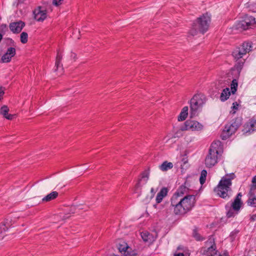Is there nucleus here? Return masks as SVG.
Segmentation results:
<instances>
[{"label":"nucleus","instance_id":"c756f323","mask_svg":"<svg viewBox=\"0 0 256 256\" xmlns=\"http://www.w3.org/2000/svg\"><path fill=\"white\" fill-rule=\"evenodd\" d=\"M148 179V174H143L142 178L140 180L139 182L137 184L136 186L137 187L141 186L140 182L142 181H144V184H146Z\"/></svg>","mask_w":256,"mask_h":256},{"label":"nucleus","instance_id":"423d86ee","mask_svg":"<svg viewBox=\"0 0 256 256\" xmlns=\"http://www.w3.org/2000/svg\"><path fill=\"white\" fill-rule=\"evenodd\" d=\"M206 102L205 96L201 94L194 95L190 101V118H192L198 114V110Z\"/></svg>","mask_w":256,"mask_h":256},{"label":"nucleus","instance_id":"ddd939ff","mask_svg":"<svg viewBox=\"0 0 256 256\" xmlns=\"http://www.w3.org/2000/svg\"><path fill=\"white\" fill-rule=\"evenodd\" d=\"M16 48L12 46L9 47L1 57V62L4 63L10 62L12 58L16 55Z\"/></svg>","mask_w":256,"mask_h":256},{"label":"nucleus","instance_id":"9d476101","mask_svg":"<svg viewBox=\"0 0 256 256\" xmlns=\"http://www.w3.org/2000/svg\"><path fill=\"white\" fill-rule=\"evenodd\" d=\"M255 24V18L252 16L246 15L238 23L236 27L238 29L246 30L254 26Z\"/></svg>","mask_w":256,"mask_h":256},{"label":"nucleus","instance_id":"f8f14e48","mask_svg":"<svg viewBox=\"0 0 256 256\" xmlns=\"http://www.w3.org/2000/svg\"><path fill=\"white\" fill-rule=\"evenodd\" d=\"M117 248L119 252L123 254L122 256H131L132 254H134L133 256H136V252L128 246L125 242H120L118 244Z\"/></svg>","mask_w":256,"mask_h":256},{"label":"nucleus","instance_id":"49530a36","mask_svg":"<svg viewBox=\"0 0 256 256\" xmlns=\"http://www.w3.org/2000/svg\"><path fill=\"white\" fill-rule=\"evenodd\" d=\"M235 112H236V111H234V112H232V114H235Z\"/></svg>","mask_w":256,"mask_h":256},{"label":"nucleus","instance_id":"393cba45","mask_svg":"<svg viewBox=\"0 0 256 256\" xmlns=\"http://www.w3.org/2000/svg\"><path fill=\"white\" fill-rule=\"evenodd\" d=\"M141 236L145 242H150L152 240V236L147 232H142Z\"/></svg>","mask_w":256,"mask_h":256},{"label":"nucleus","instance_id":"473e14b6","mask_svg":"<svg viewBox=\"0 0 256 256\" xmlns=\"http://www.w3.org/2000/svg\"><path fill=\"white\" fill-rule=\"evenodd\" d=\"M64 0H53L52 4L55 6H59L60 5H61Z\"/></svg>","mask_w":256,"mask_h":256},{"label":"nucleus","instance_id":"4be33fe9","mask_svg":"<svg viewBox=\"0 0 256 256\" xmlns=\"http://www.w3.org/2000/svg\"><path fill=\"white\" fill-rule=\"evenodd\" d=\"M230 94V92L229 88H226L223 90L220 96L222 101L227 100Z\"/></svg>","mask_w":256,"mask_h":256},{"label":"nucleus","instance_id":"dca6fc26","mask_svg":"<svg viewBox=\"0 0 256 256\" xmlns=\"http://www.w3.org/2000/svg\"><path fill=\"white\" fill-rule=\"evenodd\" d=\"M168 191V190L166 187L161 188L156 196V201L157 204H159L162 202L163 198L167 196Z\"/></svg>","mask_w":256,"mask_h":256},{"label":"nucleus","instance_id":"a19ab883","mask_svg":"<svg viewBox=\"0 0 256 256\" xmlns=\"http://www.w3.org/2000/svg\"><path fill=\"white\" fill-rule=\"evenodd\" d=\"M218 256H230L228 252H224V253L220 254Z\"/></svg>","mask_w":256,"mask_h":256},{"label":"nucleus","instance_id":"0eeeda50","mask_svg":"<svg viewBox=\"0 0 256 256\" xmlns=\"http://www.w3.org/2000/svg\"><path fill=\"white\" fill-rule=\"evenodd\" d=\"M252 45L250 42H244L241 46L236 48L232 52V56L235 60H239L251 50Z\"/></svg>","mask_w":256,"mask_h":256},{"label":"nucleus","instance_id":"2f4dec72","mask_svg":"<svg viewBox=\"0 0 256 256\" xmlns=\"http://www.w3.org/2000/svg\"><path fill=\"white\" fill-rule=\"evenodd\" d=\"M20 42L22 44H26L28 42V34L26 32H22L20 36Z\"/></svg>","mask_w":256,"mask_h":256},{"label":"nucleus","instance_id":"c85d7f7f","mask_svg":"<svg viewBox=\"0 0 256 256\" xmlns=\"http://www.w3.org/2000/svg\"><path fill=\"white\" fill-rule=\"evenodd\" d=\"M12 220L10 218H6L3 223V226H4L5 228H4V230L6 231V230L10 226H12Z\"/></svg>","mask_w":256,"mask_h":256},{"label":"nucleus","instance_id":"e433bc0d","mask_svg":"<svg viewBox=\"0 0 256 256\" xmlns=\"http://www.w3.org/2000/svg\"><path fill=\"white\" fill-rule=\"evenodd\" d=\"M242 194L240 193H239L238 194L236 198H235V200H238V201H241V197H242Z\"/></svg>","mask_w":256,"mask_h":256},{"label":"nucleus","instance_id":"bb28decb","mask_svg":"<svg viewBox=\"0 0 256 256\" xmlns=\"http://www.w3.org/2000/svg\"><path fill=\"white\" fill-rule=\"evenodd\" d=\"M62 54L60 52H58L56 58V64L55 66H56V68L55 69V71H56L60 65V62L62 60Z\"/></svg>","mask_w":256,"mask_h":256},{"label":"nucleus","instance_id":"f03ea898","mask_svg":"<svg viewBox=\"0 0 256 256\" xmlns=\"http://www.w3.org/2000/svg\"><path fill=\"white\" fill-rule=\"evenodd\" d=\"M235 178L234 173L226 174L219 182L218 186L214 188L216 194L223 198H228L232 191V180Z\"/></svg>","mask_w":256,"mask_h":256},{"label":"nucleus","instance_id":"6ab92c4d","mask_svg":"<svg viewBox=\"0 0 256 256\" xmlns=\"http://www.w3.org/2000/svg\"><path fill=\"white\" fill-rule=\"evenodd\" d=\"M173 166L172 162L164 161L159 166V168L162 172H166L172 169Z\"/></svg>","mask_w":256,"mask_h":256},{"label":"nucleus","instance_id":"5701e85b","mask_svg":"<svg viewBox=\"0 0 256 256\" xmlns=\"http://www.w3.org/2000/svg\"><path fill=\"white\" fill-rule=\"evenodd\" d=\"M226 208L227 210L226 216L228 218L234 217L236 215L238 214V211L235 210L233 208L230 206H226Z\"/></svg>","mask_w":256,"mask_h":256},{"label":"nucleus","instance_id":"c9c22d12","mask_svg":"<svg viewBox=\"0 0 256 256\" xmlns=\"http://www.w3.org/2000/svg\"><path fill=\"white\" fill-rule=\"evenodd\" d=\"M238 104H237L236 102H234L232 104V108L233 110H238Z\"/></svg>","mask_w":256,"mask_h":256},{"label":"nucleus","instance_id":"b1692460","mask_svg":"<svg viewBox=\"0 0 256 256\" xmlns=\"http://www.w3.org/2000/svg\"><path fill=\"white\" fill-rule=\"evenodd\" d=\"M248 204L252 207H256V198L253 194H250Z\"/></svg>","mask_w":256,"mask_h":256},{"label":"nucleus","instance_id":"f257e3e1","mask_svg":"<svg viewBox=\"0 0 256 256\" xmlns=\"http://www.w3.org/2000/svg\"><path fill=\"white\" fill-rule=\"evenodd\" d=\"M176 198L172 196L171 200V205L176 214H184L190 211L194 206L195 197L193 195H186L184 198L177 200H176Z\"/></svg>","mask_w":256,"mask_h":256},{"label":"nucleus","instance_id":"72a5a7b5","mask_svg":"<svg viewBox=\"0 0 256 256\" xmlns=\"http://www.w3.org/2000/svg\"><path fill=\"white\" fill-rule=\"evenodd\" d=\"M157 190H158V188H151V189H150V194H151L150 199H152L154 197L155 194L156 193Z\"/></svg>","mask_w":256,"mask_h":256},{"label":"nucleus","instance_id":"ea45409f","mask_svg":"<svg viewBox=\"0 0 256 256\" xmlns=\"http://www.w3.org/2000/svg\"><path fill=\"white\" fill-rule=\"evenodd\" d=\"M252 182L254 186H256V176L254 177L252 180Z\"/></svg>","mask_w":256,"mask_h":256},{"label":"nucleus","instance_id":"f704fd0d","mask_svg":"<svg viewBox=\"0 0 256 256\" xmlns=\"http://www.w3.org/2000/svg\"><path fill=\"white\" fill-rule=\"evenodd\" d=\"M182 164H180V166H182L181 168H184L183 166H184V165L188 163V160L186 158H182Z\"/></svg>","mask_w":256,"mask_h":256},{"label":"nucleus","instance_id":"f3484780","mask_svg":"<svg viewBox=\"0 0 256 256\" xmlns=\"http://www.w3.org/2000/svg\"><path fill=\"white\" fill-rule=\"evenodd\" d=\"M188 192V188L186 186H182L172 196H176V200H177L180 198H184L185 196L184 194L187 195Z\"/></svg>","mask_w":256,"mask_h":256},{"label":"nucleus","instance_id":"a18cd8bd","mask_svg":"<svg viewBox=\"0 0 256 256\" xmlns=\"http://www.w3.org/2000/svg\"><path fill=\"white\" fill-rule=\"evenodd\" d=\"M0 94H1V96L4 94V92L2 90V87H1V92H0Z\"/></svg>","mask_w":256,"mask_h":256},{"label":"nucleus","instance_id":"7c9ffc66","mask_svg":"<svg viewBox=\"0 0 256 256\" xmlns=\"http://www.w3.org/2000/svg\"><path fill=\"white\" fill-rule=\"evenodd\" d=\"M238 85V84L237 80H232L230 85L232 93V94H234L236 91Z\"/></svg>","mask_w":256,"mask_h":256},{"label":"nucleus","instance_id":"4c0bfd02","mask_svg":"<svg viewBox=\"0 0 256 256\" xmlns=\"http://www.w3.org/2000/svg\"><path fill=\"white\" fill-rule=\"evenodd\" d=\"M194 238H196V239L197 240H201L200 238V236L198 235V234H194Z\"/></svg>","mask_w":256,"mask_h":256},{"label":"nucleus","instance_id":"20e7f679","mask_svg":"<svg viewBox=\"0 0 256 256\" xmlns=\"http://www.w3.org/2000/svg\"><path fill=\"white\" fill-rule=\"evenodd\" d=\"M210 22V17L208 14H203L197 18L194 23L193 28L190 30V33L192 35L196 34V30H198L204 34L206 32L209 28Z\"/></svg>","mask_w":256,"mask_h":256},{"label":"nucleus","instance_id":"37998d69","mask_svg":"<svg viewBox=\"0 0 256 256\" xmlns=\"http://www.w3.org/2000/svg\"><path fill=\"white\" fill-rule=\"evenodd\" d=\"M174 256H184L182 253H178L174 254Z\"/></svg>","mask_w":256,"mask_h":256},{"label":"nucleus","instance_id":"c03bdc74","mask_svg":"<svg viewBox=\"0 0 256 256\" xmlns=\"http://www.w3.org/2000/svg\"><path fill=\"white\" fill-rule=\"evenodd\" d=\"M8 42H9L10 44H13L14 43V42L11 39H8Z\"/></svg>","mask_w":256,"mask_h":256},{"label":"nucleus","instance_id":"a211bd4d","mask_svg":"<svg viewBox=\"0 0 256 256\" xmlns=\"http://www.w3.org/2000/svg\"><path fill=\"white\" fill-rule=\"evenodd\" d=\"M8 111L9 108L7 107V106H4L1 107V114H2L8 120H12L13 119L14 115L8 114Z\"/></svg>","mask_w":256,"mask_h":256},{"label":"nucleus","instance_id":"58836bf2","mask_svg":"<svg viewBox=\"0 0 256 256\" xmlns=\"http://www.w3.org/2000/svg\"><path fill=\"white\" fill-rule=\"evenodd\" d=\"M170 139V137L168 136H166V137L164 138V140H166V142H168V141Z\"/></svg>","mask_w":256,"mask_h":256},{"label":"nucleus","instance_id":"39448f33","mask_svg":"<svg viewBox=\"0 0 256 256\" xmlns=\"http://www.w3.org/2000/svg\"><path fill=\"white\" fill-rule=\"evenodd\" d=\"M204 128V125L200 122L194 120H188L175 132L174 138L182 136L181 132L183 131L200 132L203 130Z\"/></svg>","mask_w":256,"mask_h":256},{"label":"nucleus","instance_id":"2eb2a0df","mask_svg":"<svg viewBox=\"0 0 256 256\" xmlns=\"http://www.w3.org/2000/svg\"><path fill=\"white\" fill-rule=\"evenodd\" d=\"M25 24L22 20L11 23L10 24V28L14 33H19L24 26Z\"/></svg>","mask_w":256,"mask_h":256},{"label":"nucleus","instance_id":"7ed1b4c3","mask_svg":"<svg viewBox=\"0 0 256 256\" xmlns=\"http://www.w3.org/2000/svg\"><path fill=\"white\" fill-rule=\"evenodd\" d=\"M223 152V146L219 141L213 142L208 150V153L205 159L206 167L211 168L214 166L218 161Z\"/></svg>","mask_w":256,"mask_h":256},{"label":"nucleus","instance_id":"412c9836","mask_svg":"<svg viewBox=\"0 0 256 256\" xmlns=\"http://www.w3.org/2000/svg\"><path fill=\"white\" fill-rule=\"evenodd\" d=\"M58 196V192L56 191H54L50 194H48L47 196H46L45 197H44L42 200V202H48L51 201L53 200H54Z\"/></svg>","mask_w":256,"mask_h":256},{"label":"nucleus","instance_id":"79ce46f5","mask_svg":"<svg viewBox=\"0 0 256 256\" xmlns=\"http://www.w3.org/2000/svg\"><path fill=\"white\" fill-rule=\"evenodd\" d=\"M71 57L74 59L76 57V54L75 53L71 52Z\"/></svg>","mask_w":256,"mask_h":256},{"label":"nucleus","instance_id":"9b49d317","mask_svg":"<svg viewBox=\"0 0 256 256\" xmlns=\"http://www.w3.org/2000/svg\"><path fill=\"white\" fill-rule=\"evenodd\" d=\"M34 18L38 22H42L48 17V11L42 6H38L33 11Z\"/></svg>","mask_w":256,"mask_h":256},{"label":"nucleus","instance_id":"cd10ccee","mask_svg":"<svg viewBox=\"0 0 256 256\" xmlns=\"http://www.w3.org/2000/svg\"><path fill=\"white\" fill-rule=\"evenodd\" d=\"M206 176L207 172L206 170H202L201 172L200 178V182L202 184H204L205 182Z\"/></svg>","mask_w":256,"mask_h":256},{"label":"nucleus","instance_id":"de8ad7c7","mask_svg":"<svg viewBox=\"0 0 256 256\" xmlns=\"http://www.w3.org/2000/svg\"><path fill=\"white\" fill-rule=\"evenodd\" d=\"M20 1H22V0H19Z\"/></svg>","mask_w":256,"mask_h":256},{"label":"nucleus","instance_id":"1a4fd4ad","mask_svg":"<svg viewBox=\"0 0 256 256\" xmlns=\"http://www.w3.org/2000/svg\"><path fill=\"white\" fill-rule=\"evenodd\" d=\"M240 124V120L239 119L236 120L231 124H226L222 132V137L223 140H226L234 134Z\"/></svg>","mask_w":256,"mask_h":256},{"label":"nucleus","instance_id":"aec40b11","mask_svg":"<svg viewBox=\"0 0 256 256\" xmlns=\"http://www.w3.org/2000/svg\"><path fill=\"white\" fill-rule=\"evenodd\" d=\"M188 106H184L182 108L180 115L178 116V121H183L186 118L188 115Z\"/></svg>","mask_w":256,"mask_h":256},{"label":"nucleus","instance_id":"a878e982","mask_svg":"<svg viewBox=\"0 0 256 256\" xmlns=\"http://www.w3.org/2000/svg\"><path fill=\"white\" fill-rule=\"evenodd\" d=\"M242 202L238 200H234V202L231 204V208H233L235 210L239 211L242 206Z\"/></svg>","mask_w":256,"mask_h":256},{"label":"nucleus","instance_id":"6e6552de","mask_svg":"<svg viewBox=\"0 0 256 256\" xmlns=\"http://www.w3.org/2000/svg\"><path fill=\"white\" fill-rule=\"evenodd\" d=\"M200 253L206 256H215L217 254L216 246L213 238L210 237L206 242L205 246L200 250Z\"/></svg>","mask_w":256,"mask_h":256},{"label":"nucleus","instance_id":"4468645a","mask_svg":"<svg viewBox=\"0 0 256 256\" xmlns=\"http://www.w3.org/2000/svg\"><path fill=\"white\" fill-rule=\"evenodd\" d=\"M256 130V119L250 120L244 126L243 132L245 134H250Z\"/></svg>","mask_w":256,"mask_h":256}]
</instances>
